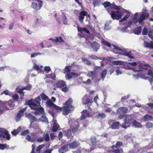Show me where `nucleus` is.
<instances>
[{"label": "nucleus", "instance_id": "obj_4", "mask_svg": "<svg viewBox=\"0 0 153 153\" xmlns=\"http://www.w3.org/2000/svg\"><path fill=\"white\" fill-rule=\"evenodd\" d=\"M137 14V13H135L134 17L128 22V25L125 26L121 30L123 32H128L131 28L133 27L134 26H136L138 25V21L135 18Z\"/></svg>", "mask_w": 153, "mask_h": 153}, {"label": "nucleus", "instance_id": "obj_59", "mask_svg": "<svg viewBox=\"0 0 153 153\" xmlns=\"http://www.w3.org/2000/svg\"><path fill=\"white\" fill-rule=\"evenodd\" d=\"M29 132V131L28 130H26L23 131L21 135L25 136L28 134Z\"/></svg>", "mask_w": 153, "mask_h": 153}, {"label": "nucleus", "instance_id": "obj_15", "mask_svg": "<svg viewBox=\"0 0 153 153\" xmlns=\"http://www.w3.org/2000/svg\"><path fill=\"white\" fill-rule=\"evenodd\" d=\"M43 66H41L39 67L38 65L35 64H34L33 68L38 71V73H44V71L42 69L43 68Z\"/></svg>", "mask_w": 153, "mask_h": 153}, {"label": "nucleus", "instance_id": "obj_7", "mask_svg": "<svg viewBox=\"0 0 153 153\" xmlns=\"http://www.w3.org/2000/svg\"><path fill=\"white\" fill-rule=\"evenodd\" d=\"M132 119L131 118L130 116L127 115L126 116L124 123V124L121 125V126L124 128H126L128 127L132 122L133 123Z\"/></svg>", "mask_w": 153, "mask_h": 153}, {"label": "nucleus", "instance_id": "obj_52", "mask_svg": "<svg viewBox=\"0 0 153 153\" xmlns=\"http://www.w3.org/2000/svg\"><path fill=\"white\" fill-rule=\"evenodd\" d=\"M82 61L85 64H86L87 65H90L91 64V62L90 61L88 60L87 59H82Z\"/></svg>", "mask_w": 153, "mask_h": 153}, {"label": "nucleus", "instance_id": "obj_42", "mask_svg": "<svg viewBox=\"0 0 153 153\" xmlns=\"http://www.w3.org/2000/svg\"><path fill=\"white\" fill-rule=\"evenodd\" d=\"M125 138L128 141L130 142L131 141L132 142L133 141V137H130L128 135H125Z\"/></svg>", "mask_w": 153, "mask_h": 153}, {"label": "nucleus", "instance_id": "obj_13", "mask_svg": "<svg viewBox=\"0 0 153 153\" xmlns=\"http://www.w3.org/2000/svg\"><path fill=\"white\" fill-rule=\"evenodd\" d=\"M69 145L67 144L62 146L59 150V153H64L67 152L68 150Z\"/></svg>", "mask_w": 153, "mask_h": 153}, {"label": "nucleus", "instance_id": "obj_38", "mask_svg": "<svg viewBox=\"0 0 153 153\" xmlns=\"http://www.w3.org/2000/svg\"><path fill=\"white\" fill-rule=\"evenodd\" d=\"M140 67L142 69L145 70L148 69L149 68V65L147 64H145L144 62L142 63L141 65H140Z\"/></svg>", "mask_w": 153, "mask_h": 153}, {"label": "nucleus", "instance_id": "obj_41", "mask_svg": "<svg viewBox=\"0 0 153 153\" xmlns=\"http://www.w3.org/2000/svg\"><path fill=\"white\" fill-rule=\"evenodd\" d=\"M9 148V146L6 144H0V149L2 150L4 149L5 148L8 149Z\"/></svg>", "mask_w": 153, "mask_h": 153}, {"label": "nucleus", "instance_id": "obj_19", "mask_svg": "<svg viewBox=\"0 0 153 153\" xmlns=\"http://www.w3.org/2000/svg\"><path fill=\"white\" fill-rule=\"evenodd\" d=\"M80 144L78 142L76 141H74L73 143H72L70 144H68L69 148L70 149L74 148L78 146Z\"/></svg>", "mask_w": 153, "mask_h": 153}, {"label": "nucleus", "instance_id": "obj_44", "mask_svg": "<svg viewBox=\"0 0 153 153\" xmlns=\"http://www.w3.org/2000/svg\"><path fill=\"white\" fill-rule=\"evenodd\" d=\"M7 132L6 133H4L3 134H4L5 135L4 137L3 138H5L7 140H9L10 139V134L8 133V131L7 130Z\"/></svg>", "mask_w": 153, "mask_h": 153}, {"label": "nucleus", "instance_id": "obj_36", "mask_svg": "<svg viewBox=\"0 0 153 153\" xmlns=\"http://www.w3.org/2000/svg\"><path fill=\"white\" fill-rule=\"evenodd\" d=\"M41 98L39 96L35 98L34 99V102L40 105Z\"/></svg>", "mask_w": 153, "mask_h": 153}, {"label": "nucleus", "instance_id": "obj_8", "mask_svg": "<svg viewBox=\"0 0 153 153\" xmlns=\"http://www.w3.org/2000/svg\"><path fill=\"white\" fill-rule=\"evenodd\" d=\"M87 16V19H88V17H89L90 16L89 15H87V12L86 11H82L79 13V20L81 23H82L83 20L84 18V16Z\"/></svg>", "mask_w": 153, "mask_h": 153}, {"label": "nucleus", "instance_id": "obj_34", "mask_svg": "<svg viewBox=\"0 0 153 153\" xmlns=\"http://www.w3.org/2000/svg\"><path fill=\"white\" fill-rule=\"evenodd\" d=\"M21 129V127H19L17 129L11 131V133L13 135H16L20 131Z\"/></svg>", "mask_w": 153, "mask_h": 153}, {"label": "nucleus", "instance_id": "obj_54", "mask_svg": "<svg viewBox=\"0 0 153 153\" xmlns=\"http://www.w3.org/2000/svg\"><path fill=\"white\" fill-rule=\"evenodd\" d=\"M103 6L105 8L109 7L110 5V3L109 2H105L102 4Z\"/></svg>", "mask_w": 153, "mask_h": 153}, {"label": "nucleus", "instance_id": "obj_30", "mask_svg": "<svg viewBox=\"0 0 153 153\" xmlns=\"http://www.w3.org/2000/svg\"><path fill=\"white\" fill-rule=\"evenodd\" d=\"M120 124V123L117 121L114 123L112 125L111 128L112 129H116L118 128Z\"/></svg>", "mask_w": 153, "mask_h": 153}, {"label": "nucleus", "instance_id": "obj_60", "mask_svg": "<svg viewBox=\"0 0 153 153\" xmlns=\"http://www.w3.org/2000/svg\"><path fill=\"white\" fill-rule=\"evenodd\" d=\"M109 7L112 9H116L117 10L119 9L118 8V7L115 5H110Z\"/></svg>", "mask_w": 153, "mask_h": 153}, {"label": "nucleus", "instance_id": "obj_2", "mask_svg": "<svg viewBox=\"0 0 153 153\" xmlns=\"http://www.w3.org/2000/svg\"><path fill=\"white\" fill-rule=\"evenodd\" d=\"M101 43L108 47L113 49V52L115 53H121L120 52V51H121L123 52L122 54L123 55L128 57L130 58H133L131 55V52L127 51L125 49H121L117 46L113 45H111L110 43L105 41L103 39H102L101 40Z\"/></svg>", "mask_w": 153, "mask_h": 153}, {"label": "nucleus", "instance_id": "obj_55", "mask_svg": "<svg viewBox=\"0 0 153 153\" xmlns=\"http://www.w3.org/2000/svg\"><path fill=\"white\" fill-rule=\"evenodd\" d=\"M32 86L30 85H28L27 86L22 88L23 90H30L31 89Z\"/></svg>", "mask_w": 153, "mask_h": 153}, {"label": "nucleus", "instance_id": "obj_56", "mask_svg": "<svg viewBox=\"0 0 153 153\" xmlns=\"http://www.w3.org/2000/svg\"><path fill=\"white\" fill-rule=\"evenodd\" d=\"M41 55H42L41 53L40 52H37L32 54L31 55V57L32 58H34L36 57V56Z\"/></svg>", "mask_w": 153, "mask_h": 153}, {"label": "nucleus", "instance_id": "obj_50", "mask_svg": "<svg viewBox=\"0 0 153 153\" xmlns=\"http://www.w3.org/2000/svg\"><path fill=\"white\" fill-rule=\"evenodd\" d=\"M105 117V115L104 113H100L98 115L97 118L98 119H102Z\"/></svg>", "mask_w": 153, "mask_h": 153}, {"label": "nucleus", "instance_id": "obj_61", "mask_svg": "<svg viewBox=\"0 0 153 153\" xmlns=\"http://www.w3.org/2000/svg\"><path fill=\"white\" fill-rule=\"evenodd\" d=\"M7 132V130L5 129L0 128V133L3 134L4 133H6Z\"/></svg>", "mask_w": 153, "mask_h": 153}, {"label": "nucleus", "instance_id": "obj_23", "mask_svg": "<svg viewBox=\"0 0 153 153\" xmlns=\"http://www.w3.org/2000/svg\"><path fill=\"white\" fill-rule=\"evenodd\" d=\"M144 45L145 47L151 49H153V44L152 42H144Z\"/></svg>", "mask_w": 153, "mask_h": 153}, {"label": "nucleus", "instance_id": "obj_53", "mask_svg": "<svg viewBox=\"0 0 153 153\" xmlns=\"http://www.w3.org/2000/svg\"><path fill=\"white\" fill-rule=\"evenodd\" d=\"M46 103L48 106L49 107H52L53 105L54 104L50 100H48L47 102H46Z\"/></svg>", "mask_w": 153, "mask_h": 153}, {"label": "nucleus", "instance_id": "obj_10", "mask_svg": "<svg viewBox=\"0 0 153 153\" xmlns=\"http://www.w3.org/2000/svg\"><path fill=\"white\" fill-rule=\"evenodd\" d=\"M135 149L134 152L135 153H137L138 152L141 153L147 150L146 149L147 148L148 149H151V147H149V146L148 147H147L146 148H141L138 145L137 146V147H135Z\"/></svg>", "mask_w": 153, "mask_h": 153}, {"label": "nucleus", "instance_id": "obj_35", "mask_svg": "<svg viewBox=\"0 0 153 153\" xmlns=\"http://www.w3.org/2000/svg\"><path fill=\"white\" fill-rule=\"evenodd\" d=\"M123 143L121 141H117L116 143V145H114L112 146L111 148L112 149L116 148L117 147H119L123 145Z\"/></svg>", "mask_w": 153, "mask_h": 153}, {"label": "nucleus", "instance_id": "obj_57", "mask_svg": "<svg viewBox=\"0 0 153 153\" xmlns=\"http://www.w3.org/2000/svg\"><path fill=\"white\" fill-rule=\"evenodd\" d=\"M66 136L68 138H70L71 137V130L68 131L66 133Z\"/></svg>", "mask_w": 153, "mask_h": 153}, {"label": "nucleus", "instance_id": "obj_29", "mask_svg": "<svg viewBox=\"0 0 153 153\" xmlns=\"http://www.w3.org/2000/svg\"><path fill=\"white\" fill-rule=\"evenodd\" d=\"M38 121L45 122L46 123H48V119L45 115H43L41 119H39Z\"/></svg>", "mask_w": 153, "mask_h": 153}, {"label": "nucleus", "instance_id": "obj_24", "mask_svg": "<svg viewBox=\"0 0 153 153\" xmlns=\"http://www.w3.org/2000/svg\"><path fill=\"white\" fill-rule=\"evenodd\" d=\"M62 20L63 23L64 25H67V19L65 13L63 12L62 13Z\"/></svg>", "mask_w": 153, "mask_h": 153}, {"label": "nucleus", "instance_id": "obj_17", "mask_svg": "<svg viewBox=\"0 0 153 153\" xmlns=\"http://www.w3.org/2000/svg\"><path fill=\"white\" fill-rule=\"evenodd\" d=\"M96 73L97 72H95L93 71H89L87 76L88 77L91 78L93 80L96 77Z\"/></svg>", "mask_w": 153, "mask_h": 153}, {"label": "nucleus", "instance_id": "obj_33", "mask_svg": "<svg viewBox=\"0 0 153 153\" xmlns=\"http://www.w3.org/2000/svg\"><path fill=\"white\" fill-rule=\"evenodd\" d=\"M6 105L9 106V108L10 109H11L13 107L14 105L13 104L12 100H9L8 102H7L6 103Z\"/></svg>", "mask_w": 153, "mask_h": 153}, {"label": "nucleus", "instance_id": "obj_12", "mask_svg": "<svg viewBox=\"0 0 153 153\" xmlns=\"http://www.w3.org/2000/svg\"><path fill=\"white\" fill-rule=\"evenodd\" d=\"M91 46L94 51L97 52L100 48V45L96 42H94L91 44Z\"/></svg>", "mask_w": 153, "mask_h": 153}, {"label": "nucleus", "instance_id": "obj_6", "mask_svg": "<svg viewBox=\"0 0 153 153\" xmlns=\"http://www.w3.org/2000/svg\"><path fill=\"white\" fill-rule=\"evenodd\" d=\"M42 3L40 0H32L31 7L36 10H39L42 6Z\"/></svg>", "mask_w": 153, "mask_h": 153}, {"label": "nucleus", "instance_id": "obj_32", "mask_svg": "<svg viewBox=\"0 0 153 153\" xmlns=\"http://www.w3.org/2000/svg\"><path fill=\"white\" fill-rule=\"evenodd\" d=\"M23 114L22 112H21L20 111H19V113H18L17 115L16 118V120L17 122L19 121L21 117L23 116Z\"/></svg>", "mask_w": 153, "mask_h": 153}, {"label": "nucleus", "instance_id": "obj_64", "mask_svg": "<svg viewBox=\"0 0 153 153\" xmlns=\"http://www.w3.org/2000/svg\"><path fill=\"white\" fill-rule=\"evenodd\" d=\"M19 96L16 94H14L13 96V99L15 100L18 99L19 98Z\"/></svg>", "mask_w": 153, "mask_h": 153}, {"label": "nucleus", "instance_id": "obj_26", "mask_svg": "<svg viewBox=\"0 0 153 153\" xmlns=\"http://www.w3.org/2000/svg\"><path fill=\"white\" fill-rule=\"evenodd\" d=\"M44 112V108L41 106L38 108L37 110L34 112V113L36 114H42Z\"/></svg>", "mask_w": 153, "mask_h": 153}, {"label": "nucleus", "instance_id": "obj_40", "mask_svg": "<svg viewBox=\"0 0 153 153\" xmlns=\"http://www.w3.org/2000/svg\"><path fill=\"white\" fill-rule=\"evenodd\" d=\"M101 3L100 0H93V4L94 7L98 6Z\"/></svg>", "mask_w": 153, "mask_h": 153}, {"label": "nucleus", "instance_id": "obj_9", "mask_svg": "<svg viewBox=\"0 0 153 153\" xmlns=\"http://www.w3.org/2000/svg\"><path fill=\"white\" fill-rule=\"evenodd\" d=\"M69 123L70 125V127L73 131H76L78 128L79 125L77 122L75 121L74 122L72 123L71 121L69 120Z\"/></svg>", "mask_w": 153, "mask_h": 153}, {"label": "nucleus", "instance_id": "obj_46", "mask_svg": "<svg viewBox=\"0 0 153 153\" xmlns=\"http://www.w3.org/2000/svg\"><path fill=\"white\" fill-rule=\"evenodd\" d=\"M112 62L113 65H121L123 64V62L119 60L114 61H113Z\"/></svg>", "mask_w": 153, "mask_h": 153}, {"label": "nucleus", "instance_id": "obj_3", "mask_svg": "<svg viewBox=\"0 0 153 153\" xmlns=\"http://www.w3.org/2000/svg\"><path fill=\"white\" fill-rule=\"evenodd\" d=\"M72 102V99H70L65 102L64 106L63 107L61 108L54 104L53 107L57 111L61 110L63 109V114L65 115H67L74 110V107L71 105Z\"/></svg>", "mask_w": 153, "mask_h": 153}, {"label": "nucleus", "instance_id": "obj_47", "mask_svg": "<svg viewBox=\"0 0 153 153\" xmlns=\"http://www.w3.org/2000/svg\"><path fill=\"white\" fill-rule=\"evenodd\" d=\"M26 139L28 141L31 142H33L35 140V138H31L28 135H27L26 136Z\"/></svg>", "mask_w": 153, "mask_h": 153}, {"label": "nucleus", "instance_id": "obj_22", "mask_svg": "<svg viewBox=\"0 0 153 153\" xmlns=\"http://www.w3.org/2000/svg\"><path fill=\"white\" fill-rule=\"evenodd\" d=\"M89 114L86 110H83L82 112V114L81 117V120L85 119L86 117L89 116Z\"/></svg>", "mask_w": 153, "mask_h": 153}, {"label": "nucleus", "instance_id": "obj_11", "mask_svg": "<svg viewBox=\"0 0 153 153\" xmlns=\"http://www.w3.org/2000/svg\"><path fill=\"white\" fill-rule=\"evenodd\" d=\"M29 102L30 107L31 109L35 110L36 111L41 106L40 105L34 102H32L30 101V100H29Z\"/></svg>", "mask_w": 153, "mask_h": 153}, {"label": "nucleus", "instance_id": "obj_62", "mask_svg": "<svg viewBox=\"0 0 153 153\" xmlns=\"http://www.w3.org/2000/svg\"><path fill=\"white\" fill-rule=\"evenodd\" d=\"M45 71L47 72V73H48L49 72L51 71V69L48 66H46L45 67Z\"/></svg>", "mask_w": 153, "mask_h": 153}, {"label": "nucleus", "instance_id": "obj_39", "mask_svg": "<svg viewBox=\"0 0 153 153\" xmlns=\"http://www.w3.org/2000/svg\"><path fill=\"white\" fill-rule=\"evenodd\" d=\"M96 137L95 136H92L91 138V142L92 145L93 146H95L96 144Z\"/></svg>", "mask_w": 153, "mask_h": 153}, {"label": "nucleus", "instance_id": "obj_25", "mask_svg": "<svg viewBox=\"0 0 153 153\" xmlns=\"http://www.w3.org/2000/svg\"><path fill=\"white\" fill-rule=\"evenodd\" d=\"M65 85V82L63 81H61L57 82L56 86L58 88H62L64 87Z\"/></svg>", "mask_w": 153, "mask_h": 153}, {"label": "nucleus", "instance_id": "obj_16", "mask_svg": "<svg viewBox=\"0 0 153 153\" xmlns=\"http://www.w3.org/2000/svg\"><path fill=\"white\" fill-rule=\"evenodd\" d=\"M26 117L30 120L31 123H33L37 120L36 117L30 114H27Z\"/></svg>", "mask_w": 153, "mask_h": 153}, {"label": "nucleus", "instance_id": "obj_20", "mask_svg": "<svg viewBox=\"0 0 153 153\" xmlns=\"http://www.w3.org/2000/svg\"><path fill=\"white\" fill-rule=\"evenodd\" d=\"M77 28L78 31L81 33L85 32V33L88 34H90V33L89 31L86 28H80L78 26H77Z\"/></svg>", "mask_w": 153, "mask_h": 153}, {"label": "nucleus", "instance_id": "obj_45", "mask_svg": "<svg viewBox=\"0 0 153 153\" xmlns=\"http://www.w3.org/2000/svg\"><path fill=\"white\" fill-rule=\"evenodd\" d=\"M59 127V125L57 124H54L53 127V131L55 132L56 131Z\"/></svg>", "mask_w": 153, "mask_h": 153}, {"label": "nucleus", "instance_id": "obj_1", "mask_svg": "<svg viewBox=\"0 0 153 153\" xmlns=\"http://www.w3.org/2000/svg\"><path fill=\"white\" fill-rule=\"evenodd\" d=\"M108 11L111 15V17L113 19L118 20L120 19L124 13L126 14L124 17L119 21L120 22H122L126 20L130 16V13L127 10L123 9H119L116 11H112L111 12L108 10Z\"/></svg>", "mask_w": 153, "mask_h": 153}, {"label": "nucleus", "instance_id": "obj_48", "mask_svg": "<svg viewBox=\"0 0 153 153\" xmlns=\"http://www.w3.org/2000/svg\"><path fill=\"white\" fill-rule=\"evenodd\" d=\"M146 127L147 128H150L152 127L153 126V124L152 123L149 122L147 123L145 125Z\"/></svg>", "mask_w": 153, "mask_h": 153}, {"label": "nucleus", "instance_id": "obj_58", "mask_svg": "<svg viewBox=\"0 0 153 153\" xmlns=\"http://www.w3.org/2000/svg\"><path fill=\"white\" fill-rule=\"evenodd\" d=\"M44 146V144H42L38 146L36 148V151L38 152L41 149H42Z\"/></svg>", "mask_w": 153, "mask_h": 153}, {"label": "nucleus", "instance_id": "obj_14", "mask_svg": "<svg viewBox=\"0 0 153 153\" xmlns=\"http://www.w3.org/2000/svg\"><path fill=\"white\" fill-rule=\"evenodd\" d=\"M79 76V74L77 73L74 72H71L68 73L67 75H66L65 77L66 79H71L72 76H74V77H77Z\"/></svg>", "mask_w": 153, "mask_h": 153}, {"label": "nucleus", "instance_id": "obj_63", "mask_svg": "<svg viewBox=\"0 0 153 153\" xmlns=\"http://www.w3.org/2000/svg\"><path fill=\"white\" fill-rule=\"evenodd\" d=\"M116 75H118L120 74H122L123 73L121 71H120L119 69H117L116 70Z\"/></svg>", "mask_w": 153, "mask_h": 153}, {"label": "nucleus", "instance_id": "obj_31", "mask_svg": "<svg viewBox=\"0 0 153 153\" xmlns=\"http://www.w3.org/2000/svg\"><path fill=\"white\" fill-rule=\"evenodd\" d=\"M141 31V27L140 26L137 27L134 30V33L135 34H139L140 33Z\"/></svg>", "mask_w": 153, "mask_h": 153}, {"label": "nucleus", "instance_id": "obj_51", "mask_svg": "<svg viewBox=\"0 0 153 153\" xmlns=\"http://www.w3.org/2000/svg\"><path fill=\"white\" fill-rule=\"evenodd\" d=\"M42 99L44 100L47 99L48 98V97L44 93H42L40 95Z\"/></svg>", "mask_w": 153, "mask_h": 153}, {"label": "nucleus", "instance_id": "obj_49", "mask_svg": "<svg viewBox=\"0 0 153 153\" xmlns=\"http://www.w3.org/2000/svg\"><path fill=\"white\" fill-rule=\"evenodd\" d=\"M43 138L46 141H48L50 138L49 135L47 133H46L44 135Z\"/></svg>", "mask_w": 153, "mask_h": 153}, {"label": "nucleus", "instance_id": "obj_28", "mask_svg": "<svg viewBox=\"0 0 153 153\" xmlns=\"http://www.w3.org/2000/svg\"><path fill=\"white\" fill-rule=\"evenodd\" d=\"M143 118L145 122L151 120L153 119L152 117L151 116L148 114H146L144 116Z\"/></svg>", "mask_w": 153, "mask_h": 153}, {"label": "nucleus", "instance_id": "obj_27", "mask_svg": "<svg viewBox=\"0 0 153 153\" xmlns=\"http://www.w3.org/2000/svg\"><path fill=\"white\" fill-rule=\"evenodd\" d=\"M133 125L136 128H141L142 127V125L141 124L139 123L134 120L133 122Z\"/></svg>", "mask_w": 153, "mask_h": 153}, {"label": "nucleus", "instance_id": "obj_37", "mask_svg": "<svg viewBox=\"0 0 153 153\" xmlns=\"http://www.w3.org/2000/svg\"><path fill=\"white\" fill-rule=\"evenodd\" d=\"M107 73V70H104L101 74V78L102 80H103L105 77V76Z\"/></svg>", "mask_w": 153, "mask_h": 153}, {"label": "nucleus", "instance_id": "obj_5", "mask_svg": "<svg viewBox=\"0 0 153 153\" xmlns=\"http://www.w3.org/2000/svg\"><path fill=\"white\" fill-rule=\"evenodd\" d=\"M136 14V17L135 18L137 20V21L139 23H141L145 20L146 17H147L149 14L148 13L145 12L141 13H137Z\"/></svg>", "mask_w": 153, "mask_h": 153}, {"label": "nucleus", "instance_id": "obj_43", "mask_svg": "<svg viewBox=\"0 0 153 153\" xmlns=\"http://www.w3.org/2000/svg\"><path fill=\"white\" fill-rule=\"evenodd\" d=\"M56 42H59L60 43L63 42L64 40L61 37H56Z\"/></svg>", "mask_w": 153, "mask_h": 153}, {"label": "nucleus", "instance_id": "obj_18", "mask_svg": "<svg viewBox=\"0 0 153 153\" xmlns=\"http://www.w3.org/2000/svg\"><path fill=\"white\" fill-rule=\"evenodd\" d=\"M128 109L124 107H121L118 108L117 110V112L119 114H122L126 113L127 112Z\"/></svg>", "mask_w": 153, "mask_h": 153}, {"label": "nucleus", "instance_id": "obj_21", "mask_svg": "<svg viewBox=\"0 0 153 153\" xmlns=\"http://www.w3.org/2000/svg\"><path fill=\"white\" fill-rule=\"evenodd\" d=\"M82 101L84 104H88V105L89 103H91L93 102V100L92 99L87 98L85 97L82 99Z\"/></svg>", "mask_w": 153, "mask_h": 153}]
</instances>
